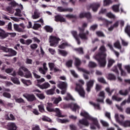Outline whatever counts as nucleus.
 Here are the masks:
<instances>
[{"mask_svg":"<svg viewBox=\"0 0 130 130\" xmlns=\"http://www.w3.org/2000/svg\"><path fill=\"white\" fill-rule=\"evenodd\" d=\"M66 66L68 68H72L73 67V60H70L66 62Z\"/></svg>","mask_w":130,"mask_h":130,"instance_id":"nucleus-51","label":"nucleus"},{"mask_svg":"<svg viewBox=\"0 0 130 130\" xmlns=\"http://www.w3.org/2000/svg\"><path fill=\"white\" fill-rule=\"evenodd\" d=\"M6 120H15L16 118H15V116H14V115L10 114L9 116V115H6Z\"/></svg>","mask_w":130,"mask_h":130,"instance_id":"nucleus-27","label":"nucleus"},{"mask_svg":"<svg viewBox=\"0 0 130 130\" xmlns=\"http://www.w3.org/2000/svg\"><path fill=\"white\" fill-rule=\"evenodd\" d=\"M66 18H68V19H78V16H77V15H74L73 14H69V15H67L66 16Z\"/></svg>","mask_w":130,"mask_h":130,"instance_id":"nucleus-41","label":"nucleus"},{"mask_svg":"<svg viewBox=\"0 0 130 130\" xmlns=\"http://www.w3.org/2000/svg\"><path fill=\"white\" fill-rule=\"evenodd\" d=\"M49 67L50 68V71H52L54 69V63H49Z\"/></svg>","mask_w":130,"mask_h":130,"instance_id":"nucleus-63","label":"nucleus"},{"mask_svg":"<svg viewBox=\"0 0 130 130\" xmlns=\"http://www.w3.org/2000/svg\"><path fill=\"white\" fill-rule=\"evenodd\" d=\"M3 96H4V97H5V98H11L12 97V95H11V94L10 93L7 92H5L3 93Z\"/></svg>","mask_w":130,"mask_h":130,"instance_id":"nucleus-48","label":"nucleus"},{"mask_svg":"<svg viewBox=\"0 0 130 130\" xmlns=\"http://www.w3.org/2000/svg\"><path fill=\"white\" fill-rule=\"evenodd\" d=\"M44 29L46 30L47 32H49V33H51V32L53 31V28L48 25H46V26H45Z\"/></svg>","mask_w":130,"mask_h":130,"instance_id":"nucleus-38","label":"nucleus"},{"mask_svg":"<svg viewBox=\"0 0 130 130\" xmlns=\"http://www.w3.org/2000/svg\"><path fill=\"white\" fill-rule=\"evenodd\" d=\"M112 99V100H115L116 101H121V100H122V98H117L116 95H113Z\"/></svg>","mask_w":130,"mask_h":130,"instance_id":"nucleus-54","label":"nucleus"},{"mask_svg":"<svg viewBox=\"0 0 130 130\" xmlns=\"http://www.w3.org/2000/svg\"><path fill=\"white\" fill-rule=\"evenodd\" d=\"M38 107L40 112H44V105H43V104H41V105H39Z\"/></svg>","mask_w":130,"mask_h":130,"instance_id":"nucleus-42","label":"nucleus"},{"mask_svg":"<svg viewBox=\"0 0 130 130\" xmlns=\"http://www.w3.org/2000/svg\"><path fill=\"white\" fill-rule=\"evenodd\" d=\"M36 96L41 100L45 99V95L43 93H36Z\"/></svg>","mask_w":130,"mask_h":130,"instance_id":"nucleus-40","label":"nucleus"},{"mask_svg":"<svg viewBox=\"0 0 130 130\" xmlns=\"http://www.w3.org/2000/svg\"><path fill=\"white\" fill-rule=\"evenodd\" d=\"M23 97L26 98V99H27V100L29 102H33V101H35V100H36V97L33 94H29L26 95L23 94Z\"/></svg>","mask_w":130,"mask_h":130,"instance_id":"nucleus-12","label":"nucleus"},{"mask_svg":"<svg viewBox=\"0 0 130 130\" xmlns=\"http://www.w3.org/2000/svg\"><path fill=\"white\" fill-rule=\"evenodd\" d=\"M114 62H115V61H114V60H112V59L109 60L108 68H111V67H112V64H113Z\"/></svg>","mask_w":130,"mask_h":130,"instance_id":"nucleus-52","label":"nucleus"},{"mask_svg":"<svg viewBox=\"0 0 130 130\" xmlns=\"http://www.w3.org/2000/svg\"><path fill=\"white\" fill-rule=\"evenodd\" d=\"M74 50L79 54H84V50L82 47L75 48Z\"/></svg>","mask_w":130,"mask_h":130,"instance_id":"nucleus-28","label":"nucleus"},{"mask_svg":"<svg viewBox=\"0 0 130 130\" xmlns=\"http://www.w3.org/2000/svg\"><path fill=\"white\" fill-rule=\"evenodd\" d=\"M71 33L75 39L79 38V36H78V32H77V31L73 30L71 31Z\"/></svg>","mask_w":130,"mask_h":130,"instance_id":"nucleus-53","label":"nucleus"},{"mask_svg":"<svg viewBox=\"0 0 130 130\" xmlns=\"http://www.w3.org/2000/svg\"><path fill=\"white\" fill-rule=\"evenodd\" d=\"M39 17H40V13H39V12H38V11L36 10L34 12V14L32 15L31 18L34 19H38Z\"/></svg>","mask_w":130,"mask_h":130,"instance_id":"nucleus-23","label":"nucleus"},{"mask_svg":"<svg viewBox=\"0 0 130 130\" xmlns=\"http://www.w3.org/2000/svg\"><path fill=\"white\" fill-rule=\"evenodd\" d=\"M21 69H22V71H24V72H25V74L24 76V78H26L27 79L32 78V74L29 71V70H28V69L26 68L25 67H21Z\"/></svg>","mask_w":130,"mask_h":130,"instance_id":"nucleus-11","label":"nucleus"},{"mask_svg":"<svg viewBox=\"0 0 130 130\" xmlns=\"http://www.w3.org/2000/svg\"><path fill=\"white\" fill-rule=\"evenodd\" d=\"M112 2L111 0H104V6L106 7V6H109V5L111 4Z\"/></svg>","mask_w":130,"mask_h":130,"instance_id":"nucleus-47","label":"nucleus"},{"mask_svg":"<svg viewBox=\"0 0 130 130\" xmlns=\"http://www.w3.org/2000/svg\"><path fill=\"white\" fill-rule=\"evenodd\" d=\"M100 52L95 54L94 58L97 60L101 68H105L106 66V48L104 45H102L99 49Z\"/></svg>","mask_w":130,"mask_h":130,"instance_id":"nucleus-2","label":"nucleus"},{"mask_svg":"<svg viewBox=\"0 0 130 130\" xmlns=\"http://www.w3.org/2000/svg\"><path fill=\"white\" fill-rule=\"evenodd\" d=\"M80 115L83 116L85 118L79 120L78 123H77V125H78L80 128H83L82 125H84L85 126H89L90 123H89V121L87 119L91 120V121L93 122V124L95 125L98 128H100V125H99V122H98L97 118L91 117L89 115V114L86 112H81Z\"/></svg>","mask_w":130,"mask_h":130,"instance_id":"nucleus-1","label":"nucleus"},{"mask_svg":"<svg viewBox=\"0 0 130 130\" xmlns=\"http://www.w3.org/2000/svg\"><path fill=\"white\" fill-rule=\"evenodd\" d=\"M113 72H114L116 75H119V72H118V70L117 69V66H114L113 68Z\"/></svg>","mask_w":130,"mask_h":130,"instance_id":"nucleus-62","label":"nucleus"},{"mask_svg":"<svg viewBox=\"0 0 130 130\" xmlns=\"http://www.w3.org/2000/svg\"><path fill=\"white\" fill-rule=\"evenodd\" d=\"M21 82L26 86H30V85H32V82L29 80H26L24 79H22Z\"/></svg>","mask_w":130,"mask_h":130,"instance_id":"nucleus-24","label":"nucleus"},{"mask_svg":"<svg viewBox=\"0 0 130 130\" xmlns=\"http://www.w3.org/2000/svg\"><path fill=\"white\" fill-rule=\"evenodd\" d=\"M96 35L98 36V37H105V35H104L103 32L101 31H96Z\"/></svg>","mask_w":130,"mask_h":130,"instance_id":"nucleus-45","label":"nucleus"},{"mask_svg":"<svg viewBox=\"0 0 130 130\" xmlns=\"http://www.w3.org/2000/svg\"><path fill=\"white\" fill-rule=\"evenodd\" d=\"M11 80L14 83V84H16V85H20V81L17 78L12 77Z\"/></svg>","mask_w":130,"mask_h":130,"instance_id":"nucleus-31","label":"nucleus"},{"mask_svg":"<svg viewBox=\"0 0 130 130\" xmlns=\"http://www.w3.org/2000/svg\"><path fill=\"white\" fill-rule=\"evenodd\" d=\"M20 24H14L13 27L14 30L17 32H24V30L21 28L19 27Z\"/></svg>","mask_w":130,"mask_h":130,"instance_id":"nucleus-21","label":"nucleus"},{"mask_svg":"<svg viewBox=\"0 0 130 130\" xmlns=\"http://www.w3.org/2000/svg\"><path fill=\"white\" fill-rule=\"evenodd\" d=\"M60 49H64L66 48V42H61L60 44L58 46Z\"/></svg>","mask_w":130,"mask_h":130,"instance_id":"nucleus-44","label":"nucleus"},{"mask_svg":"<svg viewBox=\"0 0 130 130\" xmlns=\"http://www.w3.org/2000/svg\"><path fill=\"white\" fill-rule=\"evenodd\" d=\"M98 81H99L100 83H102L103 84H106V81L103 77L98 78Z\"/></svg>","mask_w":130,"mask_h":130,"instance_id":"nucleus-59","label":"nucleus"},{"mask_svg":"<svg viewBox=\"0 0 130 130\" xmlns=\"http://www.w3.org/2000/svg\"><path fill=\"white\" fill-rule=\"evenodd\" d=\"M13 98L17 103H25V101H24V100L21 98L18 99L17 97H16V96L14 95Z\"/></svg>","mask_w":130,"mask_h":130,"instance_id":"nucleus-29","label":"nucleus"},{"mask_svg":"<svg viewBox=\"0 0 130 130\" xmlns=\"http://www.w3.org/2000/svg\"><path fill=\"white\" fill-rule=\"evenodd\" d=\"M38 47V45L36 44H32L30 45V48L31 49H36Z\"/></svg>","mask_w":130,"mask_h":130,"instance_id":"nucleus-64","label":"nucleus"},{"mask_svg":"<svg viewBox=\"0 0 130 130\" xmlns=\"http://www.w3.org/2000/svg\"><path fill=\"white\" fill-rule=\"evenodd\" d=\"M53 112H55L56 116H58V117H64V115H61V111L58 108L54 109Z\"/></svg>","mask_w":130,"mask_h":130,"instance_id":"nucleus-19","label":"nucleus"},{"mask_svg":"<svg viewBox=\"0 0 130 130\" xmlns=\"http://www.w3.org/2000/svg\"><path fill=\"white\" fill-rule=\"evenodd\" d=\"M14 15L17 16V17H22V11H21V10L16 9Z\"/></svg>","mask_w":130,"mask_h":130,"instance_id":"nucleus-33","label":"nucleus"},{"mask_svg":"<svg viewBox=\"0 0 130 130\" xmlns=\"http://www.w3.org/2000/svg\"><path fill=\"white\" fill-rule=\"evenodd\" d=\"M43 69L42 68H40L39 71L40 74H42V75H45V74L47 73V71L48 70V68H47V67H46V62L43 63Z\"/></svg>","mask_w":130,"mask_h":130,"instance_id":"nucleus-13","label":"nucleus"},{"mask_svg":"<svg viewBox=\"0 0 130 130\" xmlns=\"http://www.w3.org/2000/svg\"><path fill=\"white\" fill-rule=\"evenodd\" d=\"M60 101H61V97L59 96L54 99L53 103L54 104H58Z\"/></svg>","mask_w":130,"mask_h":130,"instance_id":"nucleus-35","label":"nucleus"},{"mask_svg":"<svg viewBox=\"0 0 130 130\" xmlns=\"http://www.w3.org/2000/svg\"><path fill=\"white\" fill-rule=\"evenodd\" d=\"M88 67L89 68H91V69L96 68V67H97V63H96L95 62L90 61L88 63Z\"/></svg>","mask_w":130,"mask_h":130,"instance_id":"nucleus-32","label":"nucleus"},{"mask_svg":"<svg viewBox=\"0 0 130 130\" xmlns=\"http://www.w3.org/2000/svg\"><path fill=\"white\" fill-rule=\"evenodd\" d=\"M114 46L116 48H118V49H121V46L120 45V42H119V41H117L114 43Z\"/></svg>","mask_w":130,"mask_h":130,"instance_id":"nucleus-34","label":"nucleus"},{"mask_svg":"<svg viewBox=\"0 0 130 130\" xmlns=\"http://www.w3.org/2000/svg\"><path fill=\"white\" fill-rule=\"evenodd\" d=\"M101 123L103 125V126H105L106 127H108V126H109V124H108V123H107L105 121H103V120H101Z\"/></svg>","mask_w":130,"mask_h":130,"instance_id":"nucleus-57","label":"nucleus"},{"mask_svg":"<svg viewBox=\"0 0 130 130\" xmlns=\"http://www.w3.org/2000/svg\"><path fill=\"white\" fill-rule=\"evenodd\" d=\"M52 106H53V105L52 103H48L47 106L46 107V109L48 111H49V112H53V111H54V109L52 108Z\"/></svg>","mask_w":130,"mask_h":130,"instance_id":"nucleus-20","label":"nucleus"},{"mask_svg":"<svg viewBox=\"0 0 130 130\" xmlns=\"http://www.w3.org/2000/svg\"><path fill=\"white\" fill-rule=\"evenodd\" d=\"M8 35V34L6 33L5 30L3 29H0V38L1 39H5V38H7Z\"/></svg>","mask_w":130,"mask_h":130,"instance_id":"nucleus-18","label":"nucleus"},{"mask_svg":"<svg viewBox=\"0 0 130 130\" xmlns=\"http://www.w3.org/2000/svg\"><path fill=\"white\" fill-rule=\"evenodd\" d=\"M119 93L120 95H122V96H126L128 94V90L127 89H126L123 92V91L121 90L119 91Z\"/></svg>","mask_w":130,"mask_h":130,"instance_id":"nucleus-43","label":"nucleus"},{"mask_svg":"<svg viewBox=\"0 0 130 130\" xmlns=\"http://www.w3.org/2000/svg\"><path fill=\"white\" fill-rule=\"evenodd\" d=\"M94 82H95V81H94V80H90L86 83V90L87 92H88V93L91 92V89L93 88Z\"/></svg>","mask_w":130,"mask_h":130,"instance_id":"nucleus-9","label":"nucleus"},{"mask_svg":"<svg viewBox=\"0 0 130 130\" xmlns=\"http://www.w3.org/2000/svg\"><path fill=\"white\" fill-rule=\"evenodd\" d=\"M125 32L127 34L128 36L130 37V26L127 25L125 28Z\"/></svg>","mask_w":130,"mask_h":130,"instance_id":"nucleus-46","label":"nucleus"},{"mask_svg":"<svg viewBox=\"0 0 130 130\" xmlns=\"http://www.w3.org/2000/svg\"><path fill=\"white\" fill-rule=\"evenodd\" d=\"M101 89H102V86L98 84H96V86H95L96 91L99 92V91H100V90H101Z\"/></svg>","mask_w":130,"mask_h":130,"instance_id":"nucleus-58","label":"nucleus"},{"mask_svg":"<svg viewBox=\"0 0 130 130\" xmlns=\"http://www.w3.org/2000/svg\"><path fill=\"white\" fill-rule=\"evenodd\" d=\"M39 87V88H40V89H47L50 87V84L48 83V82H46L42 85H40L39 84H38L37 85Z\"/></svg>","mask_w":130,"mask_h":130,"instance_id":"nucleus-17","label":"nucleus"},{"mask_svg":"<svg viewBox=\"0 0 130 130\" xmlns=\"http://www.w3.org/2000/svg\"><path fill=\"white\" fill-rule=\"evenodd\" d=\"M112 8L115 13H118L119 12V4L113 5Z\"/></svg>","mask_w":130,"mask_h":130,"instance_id":"nucleus-26","label":"nucleus"},{"mask_svg":"<svg viewBox=\"0 0 130 130\" xmlns=\"http://www.w3.org/2000/svg\"><path fill=\"white\" fill-rule=\"evenodd\" d=\"M58 53L62 56H66V51L64 50L58 49Z\"/></svg>","mask_w":130,"mask_h":130,"instance_id":"nucleus-50","label":"nucleus"},{"mask_svg":"<svg viewBox=\"0 0 130 130\" xmlns=\"http://www.w3.org/2000/svg\"><path fill=\"white\" fill-rule=\"evenodd\" d=\"M87 35H89V31L87 30L86 32L83 33H79L78 36L81 38L82 40H87L88 39V37Z\"/></svg>","mask_w":130,"mask_h":130,"instance_id":"nucleus-15","label":"nucleus"},{"mask_svg":"<svg viewBox=\"0 0 130 130\" xmlns=\"http://www.w3.org/2000/svg\"><path fill=\"white\" fill-rule=\"evenodd\" d=\"M100 7V4L99 3H93L87 6V8H89V9H92L93 12H96V11H98V8Z\"/></svg>","mask_w":130,"mask_h":130,"instance_id":"nucleus-10","label":"nucleus"},{"mask_svg":"<svg viewBox=\"0 0 130 130\" xmlns=\"http://www.w3.org/2000/svg\"><path fill=\"white\" fill-rule=\"evenodd\" d=\"M107 17L110 18V19H115V16L111 12H109L106 15Z\"/></svg>","mask_w":130,"mask_h":130,"instance_id":"nucleus-49","label":"nucleus"},{"mask_svg":"<svg viewBox=\"0 0 130 130\" xmlns=\"http://www.w3.org/2000/svg\"><path fill=\"white\" fill-rule=\"evenodd\" d=\"M60 40L58 38L54 36H50L49 38V42L50 46H54L55 47L58 44V42Z\"/></svg>","mask_w":130,"mask_h":130,"instance_id":"nucleus-6","label":"nucleus"},{"mask_svg":"<svg viewBox=\"0 0 130 130\" xmlns=\"http://www.w3.org/2000/svg\"><path fill=\"white\" fill-rule=\"evenodd\" d=\"M66 100L69 101V100H71V101H75V99L73 98V96L70 94V93H67V96L66 97Z\"/></svg>","mask_w":130,"mask_h":130,"instance_id":"nucleus-30","label":"nucleus"},{"mask_svg":"<svg viewBox=\"0 0 130 130\" xmlns=\"http://www.w3.org/2000/svg\"><path fill=\"white\" fill-rule=\"evenodd\" d=\"M120 124L121 125H123L124 127H130V121L126 120L124 122L121 121Z\"/></svg>","mask_w":130,"mask_h":130,"instance_id":"nucleus-22","label":"nucleus"},{"mask_svg":"<svg viewBox=\"0 0 130 130\" xmlns=\"http://www.w3.org/2000/svg\"><path fill=\"white\" fill-rule=\"evenodd\" d=\"M108 80H116V77H115V75H114V74L110 73L108 74Z\"/></svg>","mask_w":130,"mask_h":130,"instance_id":"nucleus-37","label":"nucleus"},{"mask_svg":"<svg viewBox=\"0 0 130 130\" xmlns=\"http://www.w3.org/2000/svg\"><path fill=\"white\" fill-rule=\"evenodd\" d=\"M82 62L81 61V60L79 58H75V67H77L78 71L82 72V73H84L87 75H90V72L83 68H79Z\"/></svg>","mask_w":130,"mask_h":130,"instance_id":"nucleus-4","label":"nucleus"},{"mask_svg":"<svg viewBox=\"0 0 130 130\" xmlns=\"http://www.w3.org/2000/svg\"><path fill=\"white\" fill-rule=\"evenodd\" d=\"M54 90H55V88H51L48 90L46 91L47 95H53L54 94Z\"/></svg>","mask_w":130,"mask_h":130,"instance_id":"nucleus-39","label":"nucleus"},{"mask_svg":"<svg viewBox=\"0 0 130 130\" xmlns=\"http://www.w3.org/2000/svg\"><path fill=\"white\" fill-rule=\"evenodd\" d=\"M79 18L80 19L86 18L87 20H90L92 19V15L90 12H81L79 15Z\"/></svg>","mask_w":130,"mask_h":130,"instance_id":"nucleus-8","label":"nucleus"},{"mask_svg":"<svg viewBox=\"0 0 130 130\" xmlns=\"http://www.w3.org/2000/svg\"><path fill=\"white\" fill-rule=\"evenodd\" d=\"M33 62V60L31 59H29V58H26L25 60V63L26 64H32V63Z\"/></svg>","mask_w":130,"mask_h":130,"instance_id":"nucleus-56","label":"nucleus"},{"mask_svg":"<svg viewBox=\"0 0 130 130\" xmlns=\"http://www.w3.org/2000/svg\"><path fill=\"white\" fill-rule=\"evenodd\" d=\"M32 74L36 79H40L41 76L40 75H38V74H37V71H33Z\"/></svg>","mask_w":130,"mask_h":130,"instance_id":"nucleus-60","label":"nucleus"},{"mask_svg":"<svg viewBox=\"0 0 130 130\" xmlns=\"http://www.w3.org/2000/svg\"><path fill=\"white\" fill-rule=\"evenodd\" d=\"M66 108H70L72 111L74 112H77V110L78 111L80 110L81 107L78 104L75 103H71L66 105Z\"/></svg>","mask_w":130,"mask_h":130,"instance_id":"nucleus-5","label":"nucleus"},{"mask_svg":"<svg viewBox=\"0 0 130 130\" xmlns=\"http://www.w3.org/2000/svg\"><path fill=\"white\" fill-rule=\"evenodd\" d=\"M55 21L56 22H64V18L61 15H57L55 16Z\"/></svg>","mask_w":130,"mask_h":130,"instance_id":"nucleus-16","label":"nucleus"},{"mask_svg":"<svg viewBox=\"0 0 130 130\" xmlns=\"http://www.w3.org/2000/svg\"><path fill=\"white\" fill-rule=\"evenodd\" d=\"M8 130H17V125L14 122H9L7 124Z\"/></svg>","mask_w":130,"mask_h":130,"instance_id":"nucleus-14","label":"nucleus"},{"mask_svg":"<svg viewBox=\"0 0 130 130\" xmlns=\"http://www.w3.org/2000/svg\"><path fill=\"white\" fill-rule=\"evenodd\" d=\"M41 27V25L38 23H35L32 28L34 30H37L39 28Z\"/></svg>","mask_w":130,"mask_h":130,"instance_id":"nucleus-55","label":"nucleus"},{"mask_svg":"<svg viewBox=\"0 0 130 130\" xmlns=\"http://www.w3.org/2000/svg\"><path fill=\"white\" fill-rule=\"evenodd\" d=\"M89 103L91 104V105H92L94 108H96V109H100V104H96L92 102H90Z\"/></svg>","mask_w":130,"mask_h":130,"instance_id":"nucleus-36","label":"nucleus"},{"mask_svg":"<svg viewBox=\"0 0 130 130\" xmlns=\"http://www.w3.org/2000/svg\"><path fill=\"white\" fill-rule=\"evenodd\" d=\"M57 87L61 90H63V89H66V83L59 82V84L57 85Z\"/></svg>","mask_w":130,"mask_h":130,"instance_id":"nucleus-25","label":"nucleus"},{"mask_svg":"<svg viewBox=\"0 0 130 130\" xmlns=\"http://www.w3.org/2000/svg\"><path fill=\"white\" fill-rule=\"evenodd\" d=\"M98 28V25L97 24H94L90 26V30H92V31H95V30H96V29H97Z\"/></svg>","mask_w":130,"mask_h":130,"instance_id":"nucleus-61","label":"nucleus"},{"mask_svg":"<svg viewBox=\"0 0 130 130\" xmlns=\"http://www.w3.org/2000/svg\"><path fill=\"white\" fill-rule=\"evenodd\" d=\"M79 82L80 83H76L75 91L78 92V94L80 95L81 97L82 98H85V96L86 95V92L85 91V89H84V87H83V85H84L85 82L83 80H79Z\"/></svg>","mask_w":130,"mask_h":130,"instance_id":"nucleus-3","label":"nucleus"},{"mask_svg":"<svg viewBox=\"0 0 130 130\" xmlns=\"http://www.w3.org/2000/svg\"><path fill=\"white\" fill-rule=\"evenodd\" d=\"M0 48L5 52H9L11 53V55H5V56H14L17 55V52L12 49H9L5 47H0Z\"/></svg>","mask_w":130,"mask_h":130,"instance_id":"nucleus-7","label":"nucleus"}]
</instances>
